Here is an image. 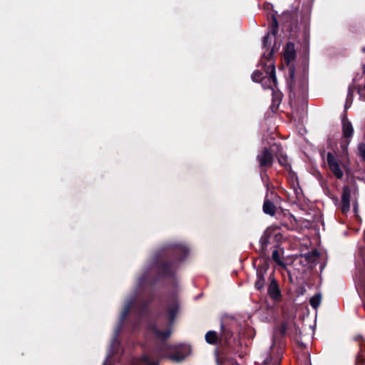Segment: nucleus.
Listing matches in <instances>:
<instances>
[{
    "label": "nucleus",
    "instance_id": "16",
    "mask_svg": "<svg viewBox=\"0 0 365 365\" xmlns=\"http://www.w3.org/2000/svg\"><path fill=\"white\" fill-rule=\"evenodd\" d=\"M205 340L208 344H216L220 340V336L215 331H209L205 334Z\"/></svg>",
    "mask_w": 365,
    "mask_h": 365
},
{
    "label": "nucleus",
    "instance_id": "15",
    "mask_svg": "<svg viewBox=\"0 0 365 365\" xmlns=\"http://www.w3.org/2000/svg\"><path fill=\"white\" fill-rule=\"evenodd\" d=\"M357 91V87L355 86L354 83L350 85L348 88V94L345 103V109H347L348 108L351 107L352 102H353V94L354 91Z\"/></svg>",
    "mask_w": 365,
    "mask_h": 365
},
{
    "label": "nucleus",
    "instance_id": "9",
    "mask_svg": "<svg viewBox=\"0 0 365 365\" xmlns=\"http://www.w3.org/2000/svg\"><path fill=\"white\" fill-rule=\"evenodd\" d=\"M351 190L348 186H344L341 195V212L345 214L350 210Z\"/></svg>",
    "mask_w": 365,
    "mask_h": 365
},
{
    "label": "nucleus",
    "instance_id": "2",
    "mask_svg": "<svg viewBox=\"0 0 365 365\" xmlns=\"http://www.w3.org/2000/svg\"><path fill=\"white\" fill-rule=\"evenodd\" d=\"M148 279L147 276H142L139 279L138 287L135 291L133 297L127 302L125 306L120 319V327L130 312H135L138 314L143 313L150 302V299H148Z\"/></svg>",
    "mask_w": 365,
    "mask_h": 365
},
{
    "label": "nucleus",
    "instance_id": "23",
    "mask_svg": "<svg viewBox=\"0 0 365 365\" xmlns=\"http://www.w3.org/2000/svg\"><path fill=\"white\" fill-rule=\"evenodd\" d=\"M279 163L283 165L284 167H287L289 165L288 160L286 156H282L279 158Z\"/></svg>",
    "mask_w": 365,
    "mask_h": 365
},
{
    "label": "nucleus",
    "instance_id": "24",
    "mask_svg": "<svg viewBox=\"0 0 365 365\" xmlns=\"http://www.w3.org/2000/svg\"><path fill=\"white\" fill-rule=\"evenodd\" d=\"M256 289H260L264 286V279L262 278L259 279L255 284Z\"/></svg>",
    "mask_w": 365,
    "mask_h": 365
},
{
    "label": "nucleus",
    "instance_id": "1",
    "mask_svg": "<svg viewBox=\"0 0 365 365\" xmlns=\"http://www.w3.org/2000/svg\"><path fill=\"white\" fill-rule=\"evenodd\" d=\"M190 346L185 344L171 346L162 343L158 347L155 355L145 354L140 357V363L143 365H158L159 357H166L173 361L178 362L183 360L190 354Z\"/></svg>",
    "mask_w": 365,
    "mask_h": 365
},
{
    "label": "nucleus",
    "instance_id": "30",
    "mask_svg": "<svg viewBox=\"0 0 365 365\" xmlns=\"http://www.w3.org/2000/svg\"><path fill=\"white\" fill-rule=\"evenodd\" d=\"M104 365H106V364Z\"/></svg>",
    "mask_w": 365,
    "mask_h": 365
},
{
    "label": "nucleus",
    "instance_id": "17",
    "mask_svg": "<svg viewBox=\"0 0 365 365\" xmlns=\"http://www.w3.org/2000/svg\"><path fill=\"white\" fill-rule=\"evenodd\" d=\"M120 327H118L116 331H115V337L112 341V344H111V346H110V348L108 351V356H107V361H109V359L111 357V355L114 353V349L115 346H118L119 344V342L118 341V332L120 331Z\"/></svg>",
    "mask_w": 365,
    "mask_h": 365
},
{
    "label": "nucleus",
    "instance_id": "3",
    "mask_svg": "<svg viewBox=\"0 0 365 365\" xmlns=\"http://www.w3.org/2000/svg\"><path fill=\"white\" fill-rule=\"evenodd\" d=\"M291 82L289 83V104L293 109H297L301 105L304 109L307 105L308 94V81L304 76L299 78L294 79V71L290 73Z\"/></svg>",
    "mask_w": 365,
    "mask_h": 365
},
{
    "label": "nucleus",
    "instance_id": "11",
    "mask_svg": "<svg viewBox=\"0 0 365 365\" xmlns=\"http://www.w3.org/2000/svg\"><path fill=\"white\" fill-rule=\"evenodd\" d=\"M296 57L294 45L292 43H288L284 49V58L287 63H290Z\"/></svg>",
    "mask_w": 365,
    "mask_h": 365
},
{
    "label": "nucleus",
    "instance_id": "13",
    "mask_svg": "<svg viewBox=\"0 0 365 365\" xmlns=\"http://www.w3.org/2000/svg\"><path fill=\"white\" fill-rule=\"evenodd\" d=\"M342 130L344 138L349 139L351 138L354 133V128L351 122H349L346 118L342 119Z\"/></svg>",
    "mask_w": 365,
    "mask_h": 365
},
{
    "label": "nucleus",
    "instance_id": "14",
    "mask_svg": "<svg viewBox=\"0 0 365 365\" xmlns=\"http://www.w3.org/2000/svg\"><path fill=\"white\" fill-rule=\"evenodd\" d=\"M263 211L264 213L273 216L276 212V207L269 200L265 199L263 204Z\"/></svg>",
    "mask_w": 365,
    "mask_h": 365
},
{
    "label": "nucleus",
    "instance_id": "5",
    "mask_svg": "<svg viewBox=\"0 0 365 365\" xmlns=\"http://www.w3.org/2000/svg\"><path fill=\"white\" fill-rule=\"evenodd\" d=\"M261 63L264 64L265 74L263 75L259 71H256L252 75V81L260 82L264 88L273 89L277 83L275 67L273 60L267 59V62L264 63L263 59H262Z\"/></svg>",
    "mask_w": 365,
    "mask_h": 365
},
{
    "label": "nucleus",
    "instance_id": "8",
    "mask_svg": "<svg viewBox=\"0 0 365 365\" xmlns=\"http://www.w3.org/2000/svg\"><path fill=\"white\" fill-rule=\"evenodd\" d=\"M257 160L261 168H269L272 165V154L267 148H264L258 153Z\"/></svg>",
    "mask_w": 365,
    "mask_h": 365
},
{
    "label": "nucleus",
    "instance_id": "18",
    "mask_svg": "<svg viewBox=\"0 0 365 365\" xmlns=\"http://www.w3.org/2000/svg\"><path fill=\"white\" fill-rule=\"evenodd\" d=\"M272 259L278 265L284 266V263L282 261L280 258V253L277 249H275L272 251Z\"/></svg>",
    "mask_w": 365,
    "mask_h": 365
},
{
    "label": "nucleus",
    "instance_id": "27",
    "mask_svg": "<svg viewBox=\"0 0 365 365\" xmlns=\"http://www.w3.org/2000/svg\"><path fill=\"white\" fill-rule=\"evenodd\" d=\"M356 210H357V204L354 203V212H356Z\"/></svg>",
    "mask_w": 365,
    "mask_h": 365
},
{
    "label": "nucleus",
    "instance_id": "7",
    "mask_svg": "<svg viewBox=\"0 0 365 365\" xmlns=\"http://www.w3.org/2000/svg\"><path fill=\"white\" fill-rule=\"evenodd\" d=\"M188 250L183 245H176L170 247L163 251L164 254H172L173 257L178 260H181L187 255Z\"/></svg>",
    "mask_w": 365,
    "mask_h": 365
},
{
    "label": "nucleus",
    "instance_id": "12",
    "mask_svg": "<svg viewBox=\"0 0 365 365\" xmlns=\"http://www.w3.org/2000/svg\"><path fill=\"white\" fill-rule=\"evenodd\" d=\"M272 38H273V36H271V35L269 34H267L263 38V46L264 48H267V53H266V52H264L263 54V58H267V60L272 59V56L273 49L270 48Z\"/></svg>",
    "mask_w": 365,
    "mask_h": 365
},
{
    "label": "nucleus",
    "instance_id": "21",
    "mask_svg": "<svg viewBox=\"0 0 365 365\" xmlns=\"http://www.w3.org/2000/svg\"><path fill=\"white\" fill-rule=\"evenodd\" d=\"M310 304L311 306L314 308V309H317L319 305L320 304V302H321V296L320 294H315L314 296H313L311 299H310Z\"/></svg>",
    "mask_w": 365,
    "mask_h": 365
},
{
    "label": "nucleus",
    "instance_id": "29",
    "mask_svg": "<svg viewBox=\"0 0 365 365\" xmlns=\"http://www.w3.org/2000/svg\"><path fill=\"white\" fill-rule=\"evenodd\" d=\"M363 52H365V48H362Z\"/></svg>",
    "mask_w": 365,
    "mask_h": 365
},
{
    "label": "nucleus",
    "instance_id": "28",
    "mask_svg": "<svg viewBox=\"0 0 365 365\" xmlns=\"http://www.w3.org/2000/svg\"><path fill=\"white\" fill-rule=\"evenodd\" d=\"M361 339H362V336H358L356 337V341H360Z\"/></svg>",
    "mask_w": 365,
    "mask_h": 365
},
{
    "label": "nucleus",
    "instance_id": "22",
    "mask_svg": "<svg viewBox=\"0 0 365 365\" xmlns=\"http://www.w3.org/2000/svg\"><path fill=\"white\" fill-rule=\"evenodd\" d=\"M359 152L360 156L363 158L364 160H365V144L361 143L359 145Z\"/></svg>",
    "mask_w": 365,
    "mask_h": 365
},
{
    "label": "nucleus",
    "instance_id": "10",
    "mask_svg": "<svg viewBox=\"0 0 365 365\" xmlns=\"http://www.w3.org/2000/svg\"><path fill=\"white\" fill-rule=\"evenodd\" d=\"M268 294L269 297L275 301L279 300L281 297L280 289L277 281L274 278L270 281V284L268 287Z\"/></svg>",
    "mask_w": 365,
    "mask_h": 365
},
{
    "label": "nucleus",
    "instance_id": "19",
    "mask_svg": "<svg viewBox=\"0 0 365 365\" xmlns=\"http://www.w3.org/2000/svg\"><path fill=\"white\" fill-rule=\"evenodd\" d=\"M158 266H160L163 272L165 274H168L170 273V267L172 264L170 262H158Z\"/></svg>",
    "mask_w": 365,
    "mask_h": 365
},
{
    "label": "nucleus",
    "instance_id": "20",
    "mask_svg": "<svg viewBox=\"0 0 365 365\" xmlns=\"http://www.w3.org/2000/svg\"><path fill=\"white\" fill-rule=\"evenodd\" d=\"M271 349H272V354H273L275 352L276 359L277 360H280L282 358V346L276 347L275 341H274V343L272 344Z\"/></svg>",
    "mask_w": 365,
    "mask_h": 365
},
{
    "label": "nucleus",
    "instance_id": "6",
    "mask_svg": "<svg viewBox=\"0 0 365 365\" xmlns=\"http://www.w3.org/2000/svg\"><path fill=\"white\" fill-rule=\"evenodd\" d=\"M327 163L329 170L337 179L342 178L344 175V165L339 158L338 155L331 152L327 154Z\"/></svg>",
    "mask_w": 365,
    "mask_h": 365
},
{
    "label": "nucleus",
    "instance_id": "25",
    "mask_svg": "<svg viewBox=\"0 0 365 365\" xmlns=\"http://www.w3.org/2000/svg\"><path fill=\"white\" fill-rule=\"evenodd\" d=\"M231 336V334L225 330H223L221 334V339L227 340Z\"/></svg>",
    "mask_w": 365,
    "mask_h": 365
},
{
    "label": "nucleus",
    "instance_id": "4",
    "mask_svg": "<svg viewBox=\"0 0 365 365\" xmlns=\"http://www.w3.org/2000/svg\"><path fill=\"white\" fill-rule=\"evenodd\" d=\"M179 306L177 298L173 297L168 302V307L163 314L167 319V325L165 329L160 330L155 324L150 325L148 327L149 331L159 340H165L170 335V327L175 319V315L178 312Z\"/></svg>",
    "mask_w": 365,
    "mask_h": 365
},
{
    "label": "nucleus",
    "instance_id": "26",
    "mask_svg": "<svg viewBox=\"0 0 365 365\" xmlns=\"http://www.w3.org/2000/svg\"><path fill=\"white\" fill-rule=\"evenodd\" d=\"M272 24L274 26H277V20L275 19H273Z\"/></svg>",
    "mask_w": 365,
    "mask_h": 365
}]
</instances>
